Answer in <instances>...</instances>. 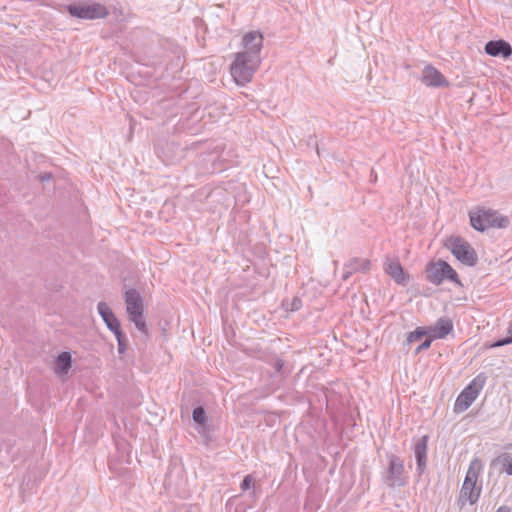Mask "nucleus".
Returning <instances> with one entry per match:
<instances>
[{
	"instance_id": "1",
	"label": "nucleus",
	"mask_w": 512,
	"mask_h": 512,
	"mask_svg": "<svg viewBox=\"0 0 512 512\" xmlns=\"http://www.w3.org/2000/svg\"><path fill=\"white\" fill-rule=\"evenodd\" d=\"M260 63L261 58L259 55L255 53L247 55L238 52L230 66V73L236 84L245 85L249 83Z\"/></svg>"
},
{
	"instance_id": "8",
	"label": "nucleus",
	"mask_w": 512,
	"mask_h": 512,
	"mask_svg": "<svg viewBox=\"0 0 512 512\" xmlns=\"http://www.w3.org/2000/svg\"><path fill=\"white\" fill-rule=\"evenodd\" d=\"M68 11L74 17L89 20L104 18L108 15L106 7L99 3L69 5Z\"/></svg>"
},
{
	"instance_id": "15",
	"label": "nucleus",
	"mask_w": 512,
	"mask_h": 512,
	"mask_svg": "<svg viewBox=\"0 0 512 512\" xmlns=\"http://www.w3.org/2000/svg\"><path fill=\"white\" fill-rule=\"evenodd\" d=\"M385 271L394 279L395 282L399 284L406 283L409 278L399 261H390L386 265Z\"/></svg>"
},
{
	"instance_id": "7",
	"label": "nucleus",
	"mask_w": 512,
	"mask_h": 512,
	"mask_svg": "<svg viewBox=\"0 0 512 512\" xmlns=\"http://www.w3.org/2000/svg\"><path fill=\"white\" fill-rule=\"evenodd\" d=\"M426 271L428 280L433 284L439 285L445 279L461 284L457 272L443 260L430 263Z\"/></svg>"
},
{
	"instance_id": "13",
	"label": "nucleus",
	"mask_w": 512,
	"mask_h": 512,
	"mask_svg": "<svg viewBox=\"0 0 512 512\" xmlns=\"http://www.w3.org/2000/svg\"><path fill=\"white\" fill-rule=\"evenodd\" d=\"M485 51L490 56H502L508 58L512 54V48L510 44L504 40L489 41L485 45Z\"/></svg>"
},
{
	"instance_id": "12",
	"label": "nucleus",
	"mask_w": 512,
	"mask_h": 512,
	"mask_svg": "<svg viewBox=\"0 0 512 512\" xmlns=\"http://www.w3.org/2000/svg\"><path fill=\"white\" fill-rule=\"evenodd\" d=\"M98 312L107 325L108 329L111 330L114 334H119L121 331L120 322L105 302H100L98 304Z\"/></svg>"
},
{
	"instance_id": "9",
	"label": "nucleus",
	"mask_w": 512,
	"mask_h": 512,
	"mask_svg": "<svg viewBox=\"0 0 512 512\" xmlns=\"http://www.w3.org/2000/svg\"><path fill=\"white\" fill-rule=\"evenodd\" d=\"M263 46V36L261 33L256 31H250L246 33L242 38L243 50L240 53L251 55L255 53L260 56V51Z\"/></svg>"
},
{
	"instance_id": "23",
	"label": "nucleus",
	"mask_w": 512,
	"mask_h": 512,
	"mask_svg": "<svg viewBox=\"0 0 512 512\" xmlns=\"http://www.w3.org/2000/svg\"><path fill=\"white\" fill-rule=\"evenodd\" d=\"M115 336H116L117 342H118V351H119V353L122 354L126 350V344H125V340H124L122 331H120L119 334H115Z\"/></svg>"
},
{
	"instance_id": "10",
	"label": "nucleus",
	"mask_w": 512,
	"mask_h": 512,
	"mask_svg": "<svg viewBox=\"0 0 512 512\" xmlns=\"http://www.w3.org/2000/svg\"><path fill=\"white\" fill-rule=\"evenodd\" d=\"M422 82L430 87H448L449 81L435 67L428 65L423 69Z\"/></svg>"
},
{
	"instance_id": "25",
	"label": "nucleus",
	"mask_w": 512,
	"mask_h": 512,
	"mask_svg": "<svg viewBox=\"0 0 512 512\" xmlns=\"http://www.w3.org/2000/svg\"><path fill=\"white\" fill-rule=\"evenodd\" d=\"M434 339H431L430 337H428L418 348H417V352H420L422 350H426L430 347L432 341Z\"/></svg>"
},
{
	"instance_id": "21",
	"label": "nucleus",
	"mask_w": 512,
	"mask_h": 512,
	"mask_svg": "<svg viewBox=\"0 0 512 512\" xmlns=\"http://www.w3.org/2000/svg\"><path fill=\"white\" fill-rule=\"evenodd\" d=\"M509 335H510L509 337L504 338L502 340H499V341L491 344L489 347L490 348L500 347V346H504V345L512 343V323H511V326L509 328Z\"/></svg>"
},
{
	"instance_id": "16",
	"label": "nucleus",
	"mask_w": 512,
	"mask_h": 512,
	"mask_svg": "<svg viewBox=\"0 0 512 512\" xmlns=\"http://www.w3.org/2000/svg\"><path fill=\"white\" fill-rule=\"evenodd\" d=\"M71 368V355L69 352H62L58 355L54 365L55 374L61 376L66 374Z\"/></svg>"
},
{
	"instance_id": "19",
	"label": "nucleus",
	"mask_w": 512,
	"mask_h": 512,
	"mask_svg": "<svg viewBox=\"0 0 512 512\" xmlns=\"http://www.w3.org/2000/svg\"><path fill=\"white\" fill-rule=\"evenodd\" d=\"M496 461L502 465L503 470L508 475H512V458L508 454L500 455Z\"/></svg>"
},
{
	"instance_id": "6",
	"label": "nucleus",
	"mask_w": 512,
	"mask_h": 512,
	"mask_svg": "<svg viewBox=\"0 0 512 512\" xmlns=\"http://www.w3.org/2000/svg\"><path fill=\"white\" fill-rule=\"evenodd\" d=\"M126 311L130 321L142 332H146V323L143 318L144 306L140 294L134 290L125 292Z\"/></svg>"
},
{
	"instance_id": "24",
	"label": "nucleus",
	"mask_w": 512,
	"mask_h": 512,
	"mask_svg": "<svg viewBox=\"0 0 512 512\" xmlns=\"http://www.w3.org/2000/svg\"><path fill=\"white\" fill-rule=\"evenodd\" d=\"M253 484V478L251 475H247L241 485L242 490H248Z\"/></svg>"
},
{
	"instance_id": "22",
	"label": "nucleus",
	"mask_w": 512,
	"mask_h": 512,
	"mask_svg": "<svg viewBox=\"0 0 512 512\" xmlns=\"http://www.w3.org/2000/svg\"><path fill=\"white\" fill-rule=\"evenodd\" d=\"M353 264L355 265L354 270H362L364 272L368 271L370 268V262L368 260H354Z\"/></svg>"
},
{
	"instance_id": "11",
	"label": "nucleus",
	"mask_w": 512,
	"mask_h": 512,
	"mask_svg": "<svg viewBox=\"0 0 512 512\" xmlns=\"http://www.w3.org/2000/svg\"><path fill=\"white\" fill-rule=\"evenodd\" d=\"M404 474V464L403 462L395 457L392 456L390 458L389 467H388V476L387 479L390 482L391 485H402L404 484L403 479Z\"/></svg>"
},
{
	"instance_id": "5",
	"label": "nucleus",
	"mask_w": 512,
	"mask_h": 512,
	"mask_svg": "<svg viewBox=\"0 0 512 512\" xmlns=\"http://www.w3.org/2000/svg\"><path fill=\"white\" fill-rule=\"evenodd\" d=\"M444 246L463 264L473 266L477 261V255L471 245L459 236H450Z\"/></svg>"
},
{
	"instance_id": "2",
	"label": "nucleus",
	"mask_w": 512,
	"mask_h": 512,
	"mask_svg": "<svg viewBox=\"0 0 512 512\" xmlns=\"http://www.w3.org/2000/svg\"><path fill=\"white\" fill-rule=\"evenodd\" d=\"M482 469L483 465L480 459L475 458L471 461L460 491L459 500L462 505L467 502L474 504L479 499L481 487L477 486V481Z\"/></svg>"
},
{
	"instance_id": "4",
	"label": "nucleus",
	"mask_w": 512,
	"mask_h": 512,
	"mask_svg": "<svg viewBox=\"0 0 512 512\" xmlns=\"http://www.w3.org/2000/svg\"><path fill=\"white\" fill-rule=\"evenodd\" d=\"M486 379L485 374L480 373L462 390L455 401L454 412L462 413L471 406L483 389Z\"/></svg>"
},
{
	"instance_id": "17",
	"label": "nucleus",
	"mask_w": 512,
	"mask_h": 512,
	"mask_svg": "<svg viewBox=\"0 0 512 512\" xmlns=\"http://www.w3.org/2000/svg\"><path fill=\"white\" fill-rule=\"evenodd\" d=\"M428 436H423L415 446V455L420 468L425 466Z\"/></svg>"
},
{
	"instance_id": "26",
	"label": "nucleus",
	"mask_w": 512,
	"mask_h": 512,
	"mask_svg": "<svg viewBox=\"0 0 512 512\" xmlns=\"http://www.w3.org/2000/svg\"><path fill=\"white\" fill-rule=\"evenodd\" d=\"M496 512H511V510L508 507L502 506Z\"/></svg>"
},
{
	"instance_id": "3",
	"label": "nucleus",
	"mask_w": 512,
	"mask_h": 512,
	"mask_svg": "<svg viewBox=\"0 0 512 512\" xmlns=\"http://www.w3.org/2000/svg\"><path fill=\"white\" fill-rule=\"evenodd\" d=\"M470 224L478 231H485L489 228H504L509 220L492 210L476 208L469 212Z\"/></svg>"
},
{
	"instance_id": "14",
	"label": "nucleus",
	"mask_w": 512,
	"mask_h": 512,
	"mask_svg": "<svg viewBox=\"0 0 512 512\" xmlns=\"http://www.w3.org/2000/svg\"><path fill=\"white\" fill-rule=\"evenodd\" d=\"M431 339L445 338L453 330V324L449 319H439L436 324L428 328Z\"/></svg>"
},
{
	"instance_id": "18",
	"label": "nucleus",
	"mask_w": 512,
	"mask_h": 512,
	"mask_svg": "<svg viewBox=\"0 0 512 512\" xmlns=\"http://www.w3.org/2000/svg\"><path fill=\"white\" fill-rule=\"evenodd\" d=\"M427 336L429 337V330L428 328L418 327L408 335V342L412 343L415 341L420 340L422 337Z\"/></svg>"
},
{
	"instance_id": "20",
	"label": "nucleus",
	"mask_w": 512,
	"mask_h": 512,
	"mask_svg": "<svg viewBox=\"0 0 512 512\" xmlns=\"http://www.w3.org/2000/svg\"><path fill=\"white\" fill-rule=\"evenodd\" d=\"M193 419L195 422L203 424L206 420L205 411L202 407H197L193 411Z\"/></svg>"
}]
</instances>
